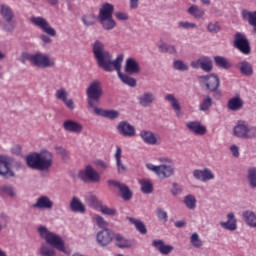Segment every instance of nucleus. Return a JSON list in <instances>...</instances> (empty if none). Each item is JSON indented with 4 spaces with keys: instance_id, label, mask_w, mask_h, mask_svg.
<instances>
[{
    "instance_id": "62",
    "label": "nucleus",
    "mask_w": 256,
    "mask_h": 256,
    "mask_svg": "<svg viewBox=\"0 0 256 256\" xmlns=\"http://www.w3.org/2000/svg\"><path fill=\"white\" fill-rule=\"evenodd\" d=\"M230 151L234 157H239V147L235 144L230 146Z\"/></svg>"
},
{
    "instance_id": "39",
    "label": "nucleus",
    "mask_w": 256,
    "mask_h": 256,
    "mask_svg": "<svg viewBox=\"0 0 256 256\" xmlns=\"http://www.w3.org/2000/svg\"><path fill=\"white\" fill-rule=\"evenodd\" d=\"M121 147H117L116 153H115V159H116V165L118 169V173H125L127 171V167L124 166L123 162L121 161Z\"/></svg>"
},
{
    "instance_id": "53",
    "label": "nucleus",
    "mask_w": 256,
    "mask_h": 256,
    "mask_svg": "<svg viewBox=\"0 0 256 256\" xmlns=\"http://www.w3.org/2000/svg\"><path fill=\"white\" fill-rule=\"evenodd\" d=\"M190 243L193 247H196V249H199V247H203V242L199 238V234L193 233L190 237Z\"/></svg>"
},
{
    "instance_id": "27",
    "label": "nucleus",
    "mask_w": 256,
    "mask_h": 256,
    "mask_svg": "<svg viewBox=\"0 0 256 256\" xmlns=\"http://www.w3.org/2000/svg\"><path fill=\"white\" fill-rule=\"evenodd\" d=\"M227 219L226 222H220L221 227L227 231H237V218L235 217V213L229 212Z\"/></svg>"
},
{
    "instance_id": "29",
    "label": "nucleus",
    "mask_w": 256,
    "mask_h": 256,
    "mask_svg": "<svg viewBox=\"0 0 256 256\" xmlns=\"http://www.w3.org/2000/svg\"><path fill=\"white\" fill-rule=\"evenodd\" d=\"M164 99L170 103V107L175 111L176 117L183 115V113H181V104H179V100L175 97V94H167Z\"/></svg>"
},
{
    "instance_id": "55",
    "label": "nucleus",
    "mask_w": 256,
    "mask_h": 256,
    "mask_svg": "<svg viewBox=\"0 0 256 256\" xmlns=\"http://www.w3.org/2000/svg\"><path fill=\"white\" fill-rule=\"evenodd\" d=\"M213 105L211 97H206L200 104V111H207Z\"/></svg>"
},
{
    "instance_id": "28",
    "label": "nucleus",
    "mask_w": 256,
    "mask_h": 256,
    "mask_svg": "<svg viewBox=\"0 0 256 256\" xmlns=\"http://www.w3.org/2000/svg\"><path fill=\"white\" fill-rule=\"evenodd\" d=\"M140 137L147 145H159V137L151 131L142 130Z\"/></svg>"
},
{
    "instance_id": "50",
    "label": "nucleus",
    "mask_w": 256,
    "mask_h": 256,
    "mask_svg": "<svg viewBox=\"0 0 256 256\" xmlns=\"http://www.w3.org/2000/svg\"><path fill=\"white\" fill-rule=\"evenodd\" d=\"M173 69L176 71H189V65H187L182 60H175L173 62Z\"/></svg>"
},
{
    "instance_id": "26",
    "label": "nucleus",
    "mask_w": 256,
    "mask_h": 256,
    "mask_svg": "<svg viewBox=\"0 0 256 256\" xmlns=\"http://www.w3.org/2000/svg\"><path fill=\"white\" fill-rule=\"evenodd\" d=\"M95 115H98V117H104L105 119H110L113 121L114 119L119 118V111L117 110H105L102 108H96L93 109Z\"/></svg>"
},
{
    "instance_id": "61",
    "label": "nucleus",
    "mask_w": 256,
    "mask_h": 256,
    "mask_svg": "<svg viewBox=\"0 0 256 256\" xmlns=\"http://www.w3.org/2000/svg\"><path fill=\"white\" fill-rule=\"evenodd\" d=\"M171 193L174 195V197H177V195H181V193H183V189H181L177 183H174L171 189Z\"/></svg>"
},
{
    "instance_id": "4",
    "label": "nucleus",
    "mask_w": 256,
    "mask_h": 256,
    "mask_svg": "<svg viewBox=\"0 0 256 256\" xmlns=\"http://www.w3.org/2000/svg\"><path fill=\"white\" fill-rule=\"evenodd\" d=\"M161 165H154V164H146L147 169L152 171L159 177L160 179H169V177H173L175 175V163L171 158L162 157L159 158Z\"/></svg>"
},
{
    "instance_id": "9",
    "label": "nucleus",
    "mask_w": 256,
    "mask_h": 256,
    "mask_svg": "<svg viewBox=\"0 0 256 256\" xmlns=\"http://www.w3.org/2000/svg\"><path fill=\"white\" fill-rule=\"evenodd\" d=\"M0 15L2 19L6 22L3 25L4 31L11 32L15 29V24H13V18L15 17V14L13 13V9L10 8L9 5L1 4L0 5Z\"/></svg>"
},
{
    "instance_id": "23",
    "label": "nucleus",
    "mask_w": 256,
    "mask_h": 256,
    "mask_svg": "<svg viewBox=\"0 0 256 256\" xmlns=\"http://www.w3.org/2000/svg\"><path fill=\"white\" fill-rule=\"evenodd\" d=\"M63 129L68 131V133H83V124L75 120H66L62 125Z\"/></svg>"
},
{
    "instance_id": "18",
    "label": "nucleus",
    "mask_w": 256,
    "mask_h": 256,
    "mask_svg": "<svg viewBox=\"0 0 256 256\" xmlns=\"http://www.w3.org/2000/svg\"><path fill=\"white\" fill-rule=\"evenodd\" d=\"M119 135L122 137H135V126L129 124L127 121H121L116 127Z\"/></svg>"
},
{
    "instance_id": "59",
    "label": "nucleus",
    "mask_w": 256,
    "mask_h": 256,
    "mask_svg": "<svg viewBox=\"0 0 256 256\" xmlns=\"http://www.w3.org/2000/svg\"><path fill=\"white\" fill-rule=\"evenodd\" d=\"M10 151H11L12 155H15L16 157L23 156L21 146H19V145H14Z\"/></svg>"
},
{
    "instance_id": "19",
    "label": "nucleus",
    "mask_w": 256,
    "mask_h": 256,
    "mask_svg": "<svg viewBox=\"0 0 256 256\" xmlns=\"http://www.w3.org/2000/svg\"><path fill=\"white\" fill-rule=\"evenodd\" d=\"M193 177L197 179V181H202L205 183L206 181H211V179H215V174L209 168H204L203 170L196 169L193 171Z\"/></svg>"
},
{
    "instance_id": "42",
    "label": "nucleus",
    "mask_w": 256,
    "mask_h": 256,
    "mask_svg": "<svg viewBox=\"0 0 256 256\" xmlns=\"http://www.w3.org/2000/svg\"><path fill=\"white\" fill-rule=\"evenodd\" d=\"M114 238L116 239V245L120 247V249H125L127 247H131V241L123 237L121 234L114 235Z\"/></svg>"
},
{
    "instance_id": "35",
    "label": "nucleus",
    "mask_w": 256,
    "mask_h": 256,
    "mask_svg": "<svg viewBox=\"0 0 256 256\" xmlns=\"http://www.w3.org/2000/svg\"><path fill=\"white\" fill-rule=\"evenodd\" d=\"M119 79L124 83V85H128V87H137V80L129 75L123 74L121 69L117 71Z\"/></svg>"
},
{
    "instance_id": "25",
    "label": "nucleus",
    "mask_w": 256,
    "mask_h": 256,
    "mask_svg": "<svg viewBox=\"0 0 256 256\" xmlns=\"http://www.w3.org/2000/svg\"><path fill=\"white\" fill-rule=\"evenodd\" d=\"M34 209H53V201L49 196H40L37 198L36 203L32 205Z\"/></svg>"
},
{
    "instance_id": "8",
    "label": "nucleus",
    "mask_w": 256,
    "mask_h": 256,
    "mask_svg": "<svg viewBox=\"0 0 256 256\" xmlns=\"http://www.w3.org/2000/svg\"><path fill=\"white\" fill-rule=\"evenodd\" d=\"M198 81L199 85L210 93H215L221 87V80L215 74L198 76Z\"/></svg>"
},
{
    "instance_id": "57",
    "label": "nucleus",
    "mask_w": 256,
    "mask_h": 256,
    "mask_svg": "<svg viewBox=\"0 0 256 256\" xmlns=\"http://www.w3.org/2000/svg\"><path fill=\"white\" fill-rule=\"evenodd\" d=\"M34 57H35V54H29L27 52H23L21 54L20 61H21V63H23V65H25V63H27V61H30V63L33 64Z\"/></svg>"
},
{
    "instance_id": "52",
    "label": "nucleus",
    "mask_w": 256,
    "mask_h": 256,
    "mask_svg": "<svg viewBox=\"0 0 256 256\" xmlns=\"http://www.w3.org/2000/svg\"><path fill=\"white\" fill-rule=\"evenodd\" d=\"M178 29H185L186 31L197 29V24L189 21H180L178 22Z\"/></svg>"
},
{
    "instance_id": "44",
    "label": "nucleus",
    "mask_w": 256,
    "mask_h": 256,
    "mask_svg": "<svg viewBox=\"0 0 256 256\" xmlns=\"http://www.w3.org/2000/svg\"><path fill=\"white\" fill-rule=\"evenodd\" d=\"M160 53H170V55H177V48L174 45L162 43L158 46Z\"/></svg>"
},
{
    "instance_id": "41",
    "label": "nucleus",
    "mask_w": 256,
    "mask_h": 256,
    "mask_svg": "<svg viewBox=\"0 0 256 256\" xmlns=\"http://www.w3.org/2000/svg\"><path fill=\"white\" fill-rule=\"evenodd\" d=\"M82 23L85 27H93L97 23V16L93 13L82 16Z\"/></svg>"
},
{
    "instance_id": "58",
    "label": "nucleus",
    "mask_w": 256,
    "mask_h": 256,
    "mask_svg": "<svg viewBox=\"0 0 256 256\" xmlns=\"http://www.w3.org/2000/svg\"><path fill=\"white\" fill-rule=\"evenodd\" d=\"M157 217L159 221H162L163 223H167L169 220V216L167 215V212L163 210V208L157 209Z\"/></svg>"
},
{
    "instance_id": "3",
    "label": "nucleus",
    "mask_w": 256,
    "mask_h": 256,
    "mask_svg": "<svg viewBox=\"0 0 256 256\" xmlns=\"http://www.w3.org/2000/svg\"><path fill=\"white\" fill-rule=\"evenodd\" d=\"M115 6L111 3H104L99 9L97 19L104 31H113L117 27V22L113 19Z\"/></svg>"
},
{
    "instance_id": "60",
    "label": "nucleus",
    "mask_w": 256,
    "mask_h": 256,
    "mask_svg": "<svg viewBox=\"0 0 256 256\" xmlns=\"http://www.w3.org/2000/svg\"><path fill=\"white\" fill-rule=\"evenodd\" d=\"M115 17L118 21H127L129 19V14H127V12H116Z\"/></svg>"
},
{
    "instance_id": "64",
    "label": "nucleus",
    "mask_w": 256,
    "mask_h": 256,
    "mask_svg": "<svg viewBox=\"0 0 256 256\" xmlns=\"http://www.w3.org/2000/svg\"><path fill=\"white\" fill-rule=\"evenodd\" d=\"M108 185H112L113 187H117V189H120L123 185V183L119 182V181H115V180H108L107 181Z\"/></svg>"
},
{
    "instance_id": "51",
    "label": "nucleus",
    "mask_w": 256,
    "mask_h": 256,
    "mask_svg": "<svg viewBox=\"0 0 256 256\" xmlns=\"http://www.w3.org/2000/svg\"><path fill=\"white\" fill-rule=\"evenodd\" d=\"M100 211L102 215H108L110 217H115V215H117V209L109 208V206L105 205L100 206Z\"/></svg>"
},
{
    "instance_id": "6",
    "label": "nucleus",
    "mask_w": 256,
    "mask_h": 256,
    "mask_svg": "<svg viewBox=\"0 0 256 256\" xmlns=\"http://www.w3.org/2000/svg\"><path fill=\"white\" fill-rule=\"evenodd\" d=\"M38 233L40 234V237L45 239L48 245L54 247L62 253H67V250L65 249V243L63 242V238H61V236L53 232H49V230L45 226L38 227Z\"/></svg>"
},
{
    "instance_id": "14",
    "label": "nucleus",
    "mask_w": 256,
    "mask_h": 256,
    "mask_svg": "<svg viewBox=\"0 0 256 256\" xmlns=\"http://www.w3.org/2000/svg\"><path fill=\"white\" fill-rule=\"evenodd\" d=\"M115 239V233L109 228H105L96 234V241L101 247H107L110 243H113Z\"/></svg>"
},
{
    "instance_id": "10",
    "label": "nucleus",
    "mask_w": 256,
    "mask_h": 256,
    "mask_svg": "<svg viewBox=\"0 0 256 256\" xmlns=\"http://www.w3.org/2000/svg\"><path fill=\"white\" fill-rule=\"evenodd\" d=\"M78 177L84 183H99L101 181V175L91 165H87L84 170H81Z\"/></svg>"
},
{
    "instance_id": "34",
    "label": "nucleus",
    "mask_w": 256,
    "mask_h": 256,
    "mask_svg": "<svg viewBox=\"0 0 256 256\" xmlns=\"http://www.w3.org/2000/svg\"><path fill=\"white\" fill-rule=\"evenodd\" d=\"M242 217L249 227H254L256 229V214L255 212L248 210L243 212Z\"/></svg>"
},
{
    "instance_id": "24",
    "label": "nucleus",
    "mask_w": 256,
    "mask_h": 256,
    "mask_svg": "<svg viewBox=\"0 0 256 256\" xmlns=\"http://www.w3.org/2000/svg\"><path fill=\"white\" fill-rule=\"evenodd\" d=\"M152 247L156 248L161 255H169V253H172L173 246L165 244V242L161 239H155L152 241Z\"/></svg>"
},
{
    "instance_id": "13",
    "label": "nucleus",
    "mask_w": 256,
    "mask_h": 256,
    "mask_svg": "<svg viewBox=\"0 0 256 256\" xmlns=\"http://www.w3.org/2000/svg\"><path fill=\"white\" fill-rule=\"evenodd\" d=\"M32 65H36V67H40V69L55 67V59L49 58V56L38 52L34 54V60L32 62Z\"/></svg>"
},
{
    "instance_id": "63",
    "label": "nucleus",
    "mask_w": 256,
    "mask_h": 256,
    "mask_svg": "<svg viewBox=\"0 0 256 256\" xmlns=\"http://www.w3.org/2000/svg\"><path fill=\"white\" fill-rule=\"evenodd\" d=\"M139 1L141 0H129L130 9H139Z\"/></svg>"
},
{
    "instance_id": "46",
    "label": "nucleus",
    "mask_w": 256,
    "mask_h": 256,
    "mask_svg": "<svg viewBox=\"0 0 256 256\" xmlns=\"http://www.w3.org/2000/svg\"><path fill=\"white\" fill-rule=\"evenodd\" d=\"M139 184L141 185V191L145 195H149V193H153V184L149 180H139Z\"/></svg>"
},
{
    "instance_id": "37",
    "label": "nucleus",
    "mask_w": 256,
    "mask_h": 256,
    "mask_svg": "<svg viewBox=\"0 0 256 256\" xmlns=\"http://www.w3.org/2000/svg\"><path fill=\"white\" fill-rule=\"evenodd\" d=\"M214 63L216 67H219L220 69H231V62L223 56H215Z\"/></svg>"
},
{
    "instance_id": "20",
    "label": "nucleus",
    "mask_w": 256,
    "mask_h": 256,
    "mask_svg": "<svg viewBox=\"0 0 256 256\" xmlns=\"http://www.w3.org/2000/svg\"><path fill=\"white\" fill-rule=\"evenodd\" d=\"M124 71L128 75H139L141 73V65L135 58H128L125 62Z\"/></svg>"
},
{
    "instance_id": "12",
    "label": "nucleus",
    "mask_w": 256,
    "mask_h": 256,
    "mask_svg": "<svg viewBox=\"0 0 256 256\" xmlns=\"http://www.w3.org/2000/svg\"><path fill=\"white\" fill-rule=\"evenodd\" d=\"M234 47L239 49L244 55H249V53H251V45L249 44V40H247V36L242 33L235 34Z\"/></svg>"
},
{
    "instance_id": "21",
    "label": "nucleus",
    "mask_w": 256,
    "mask_h": 256,
    "mask_svg": "<svg viewBox=\"0 0 256 256\" xmlns=\"http://www.w3.org/2000/svg\"><path fill=\"white\" fill-rule=\"evenodd\" d=\"M155 101H157V97L153 92L149 91L144 92L142 95L138 97V103L140 107H144L145 109L147 107H151L153 103H155Z\"/></svg>"
},
{
    "instance_id": "30",
    "label": "nucleus",
    "mask_w": 256,
    "mask_h": 256,
    "mask_svg": "<svg viewBox=\"0 0 256 256\" xmlns=\"http://www.w3.org/2000/svg\"><path fill=\"white\" fill-rule=\"evenodd\" d=\"M187 14L191 15L194 19H203V17H205V10L195 4H192L187 9Z\"/></svg>"
},
{
    "instance_id": "49",
    "label": "nucleus",
    "mask_w": 256,
    "mask_h": 256,
    "mask_svg": "<svg viewBox=\"0 0 256 256\" xmlns=\"http://www.w3.org/2000/svg\"><path fill=\"white\" fill-rule=\"evenodd\" d=\"M119 191L124 201H131V199L133 198V192H131V189H129V187L125 184H123L122 187L119 188Z\"/></svg>"
},
{
    "instance_id": "36",
    "label": "nucleus",
    "mask_w": 256,
    "mask_h": 256,
    "mask_svg": "<svg viewBox=\"0 0 256 256\" xmlns=\"http://www.w3.org/2000/svg\"><path fill=\"white\" fill-rule=\"evenodd\" d=\"M128 221L135 226V229H137L141 233V235H147V226H145L143 221L135 219L133 217H128Z\"/></svg>"
},
{
    "instance_id": "40",
    "label": "nucleus",
    "mask_w": 256,
    "mask_h": 256,
    "mask_svg": "<svg viewBox=\"0 0 256 256\" xmlns=\"http://www.w3.org/2000/svg\"><path fill=\"white\" fill-rule=\"evenodd\" d=\"M0 191L6 195L7 197H17V189H15V187L13 185H3L0 187Z\"/></svg>"
},
{
    "instance_id": "43",
    "label": "nucleus",
    "mask_w": 256,
    "mask_h": 256,
    "mask_svg": "<svg viewBox=\"0 0 256 256\" xmlns=\"http://www.w3.org/2000/svg\"><path fill=\"white\" fill-rule=\"evenodd\" d=\"M183 203L187 209L193 210L197 207V198L193 194H188L184 197Z\"/></svg>"
},
{
    "instance_id": "1",
    "label": "nucleus",
    "mask_w": 256,
    "mask_h": 256,
    "mask_svg": "<svg viewBox=\"0 0 256 256\" xmlns=\"http://www.w3.org/2000/svg\"><path fill=\"white\" fill-rule=\"evenodd\" d=\"M92 51L98 67L106 71V73H113V71H119V69H121L124 59L123 54H119L115 60H113V55L105 49V44L99 40L94 42Z\"/></svg>"
},
{
    "instance_id": "45",
    "label": "nucleus",
    "mask_w": 256,
    "mask_h": 256,
    "mask_svg": "<svg viewBox=\"0 0 256 256\" xmlns=\"http://www.w3.org/2000/svg\"><path fill=\"white\" fill-rule=\"evenodd\" d=\"M38 251L41 256H57L55 249L47 244H42Z\"/></svg>"
},
{
    "instance_id": "48",
    "label": "nucleus",
    "mask_w": 256,
    "mask_h": 256,
    "mask_svg": "<svg viewBox=\"0 0 256 256\" xmlns=\"http://www.w3.org/2000/svg\"><path fill=\"white\" fill-rule=\"evenodd\" d=\"M239 69L242 75H253V66L247 61L240 62Z\"/></svg>"
},
{
    "instance_id": "56",
    "label": "nucleus",
    "mask_w": 256,
    "mask_h": 256,
    "mask_svg": "<svg viewBox=\"0 0 256 256\" xmlns=\"http://www.w3.org/2000/svg\"><path fill=\"white\" fill-rule=\"evenodd\" d=\"M56 153L58 155H61L63 161H69V152L65 150V148L61 146H56L55 148Z\"/></svg>"
},
{
    "instance_id": "11",
    "label": "nucleus",
    "mask_w": 256,
    "mask_h": 256,
    "mask_svg": "<svg viewBox=\"0 0 256 256\" xmlns=\"http://www.w3.org/2000/svg\"><path fill=\"white\" fill-rule=\"evenodd\" d=\"M31 23H33L35 27L41 29V31H43L44 33H46V35H49L50 37H55L57 35V31L55 30V28L51 27L49 21L41 16L32 17Z\"/></svg>"
},
{
    "instance_id": "5",
    "label": "nucleus",
    "mask_w": 256,
    "mask_h": 256,
    "mask_svg": "<svg viewBox=\"0 0 256 256\" xmlns=\"http://www.w3.org/2000/svg\"><path fill=\"white\" fill-rule=\"evenodd\" d=\"M87 95V107L92 111L99 107V103L101 101V97H103V88L101 87V81L94 80L90 83L88 88L86 89Z\"/></svg>"
},
{
    "instance_id": "31",
    "label": "nucleus",
    "mask_w": 256,
    "mask_h": 256,
    "mask_svg": "<svg viewBox=\"0 0 256 256\" xmlns=\"http://www.w3.org/2000/svg\"><path fill=\"white\" fill-rule=\"evenodd\" d=\"M243 99H241L240 97H233L231 98L228 103H227V108L230 111H240V109H243Z\"/></svg>"
},
{
    "instance_id": "32",
    "label": "nucleus",
    "mask_w": 256,
    "mask_h": 256,
    "mask_svg": "<svg viewBox=\"0 0 256 256\" xmlns=\"http://www.w3.org/2000/svg\"><path fill=\"white\" fill-rule=\"evenodd\" d=\"M242 19L244 21H248L249 25L253 27V30L255 31L256 29V11L251 12L249 10H242Z\"/></svg>"
},
{
    "instance_id": "15",
    "label": "nucleus",
    "mask_w": 256,
    "mask_h": 256,
    "mask_svg": "<svg viewBox=\"0 0 256 256\" xmlns=\"http://www.w3.org/2000/svg\"><path fill=\"white\" fill-rule=\"evenodd\" d=\"M190 65L193 69H199L200 67L205 73L213 71V61L207 56H202L198 60L192 61Z\"/></svg>"
},
{
    "instance_id": "33",
    "label": "nucleus",
    "mask_w": 256,
    "mask_h": 256,
    "mask_svg": "<svg viewBox=\"0 0 256 256\" xmlns=\"http://www.w3.org/2000/svg\"><path fill=\"white\" fill-rule=\"evenodd\" d=\"M70 209L73 213H85V205L77 197H73L70 202Z\"/></svg>"
},
{
    "instance_id": "22",
    "label": "nucleus",
    "mask_w": 256,
    "mask_h": 256,
    "mask_svg": "<svg viewBox=\"0 0 256 256\" xmlns=\"http://www.w3.org/2000/svg\"><path fill=\"white\" fill-rule=\"evenodd\" d=\"M187 129L194 135H206L207 134V127L201 124L199 121H191L186 124Z\"/></svg>"
},
{
    "instance_id": "47",
    "label": "nucleus",
    "mask_w": 256,
    "mask_h": 256,
    "mask_svg": "<svg viewBox=\"0 0 256 256\" xmlns=\"http://www.w3.org/2000/svg\"><path fill=\"white\" fill-rule=\"evenodd\" d=\"M247 179L250 187L256 189V167L248 169Z\"/></svg>"
},
{
    "instance_id": "17",
    "label": "nucleus",
    "mask_w": 256,
    "mask_h": 256,
    "mask_svg": "<svg viewBox=\"0 0 256 256\" xmlns=\"http://www.w3.org/2000/svg\"><path fill=\"white\" fill-rule=\"evenodd\" d=\"M55 97L58 99V101H62L67 109H70L71 111L75 109V103L73 102V99H67L69 97V92H67V89L64 87L56 90Z\"/></svg>"
},
{
    "instance_id": "2",
    "label": "nucleus",
    "mask_w": 256,
    "mask_h": 256,
    "mask_svg": "<svg viewBox=\"0 0 256 256\" xmlns=\"http://www.w3.org/2000/svg\"><path fill=\"white\" fill-rule=\"evenodd\" d=\"M26 164L30 169H36V171H49L53 167V153L49 150L31 153L26 156Z\"/></svg>"
},
{
    "instance_id": "38",
    "label": "nucleus",
    "mask_w": 256,
    "mask_h": 256,
    "mask_svg": "<svg viewBox=\"0 0 256 256\" xmlns=\"http://www.w3.org/2000/svg\"><path fill=\"white\" fill-rule=\"evenodd\" d=\"M92 221L93 223H95V225H97V227H99V229H108L109 227V222H107L105 220V218H103V216L99 215V214H94L92 216Z\"/></svg>"
},
{
    "instance_id": "7",
    "label": "nucleus",
    "mask_w": 256,
    "mask_h": 256,
    "mask_svg": "<svg viewBox=\"0 0 256 256\" xmlns=\"http://www.w3.org/2000/svg\"><path fill=\"white\" fill-rule=\"evenodd\" d=\"M233 135L238 139H255L256 127L250 126L247 122L239 120L233 128Z\"/></svg>"
},
{
    "instance_id": "16",
    "label": "nucleus",
    "mask_w": 256,
    "mask_h": 256,
    "mask_svg": "<svg viewBox=\"0 0 256 256\" xmlns=\"http://www.w3.org/2000/svg\"><path fill=\"white\" fill-rule=\"evenodd\" d=\"M11 161V157L0 155V175L2 177H15V172L9 168Z\"/></svg>"
},
{
    "instance_id": "54",
    "label": "nucleus",
    "mask_w": 256,
    "mask_h": 256,
    "mask_svg": "<svg viewBox=\"0 0 256 256\" xmlns=\"http://www.w3.org/2000/svg\"><path fill=\"white\" fill-rule=\"evenodd\" d=\"M207 31L212 34H217L219 31H221V25L219 22H210L207 25Z\"/></svg>"
}]
</instances>
